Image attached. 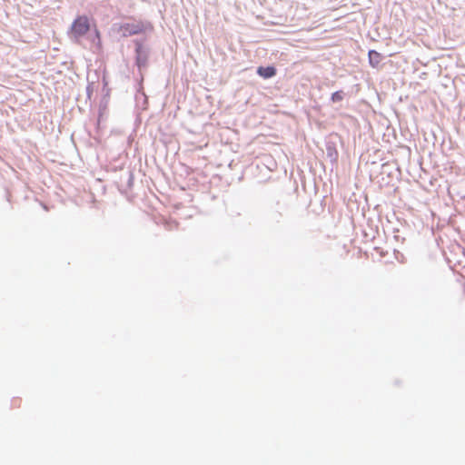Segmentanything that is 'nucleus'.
I'll return each mask as SVG.
<instances>
[{
    "label": "nucleus",
    "mask_w": 465,
    "mask_h": 465,
    "mask_svg": "<svg viewBox=\"0 0 465 465\" xmlns=\"http://www.w3.org/2000/svg\"><path fill=\"white\" fill-rule=\"evenodd\" d=\"M146 26L143 23H127L120 27V31L122 32L124 36H129L133 35H138L144 32Z\"/></svg>",
    "instance_id": "1"
},
{
    "label": "nucleus",
    "mask_w": 465,
    "mask_h": 465,
    "mask_svg": "<svg viewBox=\"0 0 465 465\" xmlns=\"http://www.w3.org/2000/svg\"><path fill=\"white\" fill-rule=\"evenodd\" d=\"M72 32L75 36L84 35L87 33V18L79 17L72 26Z\"/></svg>",
    "instance_id": "2"
},
{
    "label": "nucleus",
    "mask_w": 465,
    "mask_h": 465,
    "mask_svg": "<svg viewBox=\"0 0 465 465\" xmlns=\"http://www.w3.org/2000/svg\"><path fill=\"white\" fill-rule=\"evenodd\" d=\"M257 74L261 77H262L264 79H268V78L273 77L276 74V69L274 66H267V67L260 66L257 69Z\"/></svg>",
    "instance_id": "3"
},
{
    "label": "nucleus",
    "mask_w": 465,
    "mask_h": 465,
    "mask_svg": "<svg viewBox=\"0 0 465 465\" xmlns=\"http://www.w3.org/2000/svg\"><path fill=\"white\" fill-rule=\"evenodd\" d=\"M368 56L370 64L372 67H377L381 62V54L375 50H371L368 54Z\"/></svg>",
    "instance_id": "4"
},
{
    "label": "nucleus",
    "mask_w": 465,
    "mask_h": 465,
    "mask_svg": "<svg viewBox=\"0 0 465 465\" xmlns=\"http://www.w3.org/2000/svg\"><path fill=\"white\" fill-rule=\"evenodd\" d=\"M342 99H343V94H342L341 91L334 92L331 94V101L332 102H339V101H341Z\"/></svg>",
    "instance_id": "5"
}]
</instances>
